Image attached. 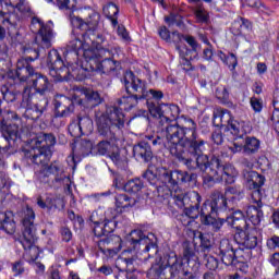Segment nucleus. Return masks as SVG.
I'll use <instances>...</instances> for the list:
<instances>
[{
    "label": "nucleus",
    "mask_w": 279,
    "mask_h": 279,
    "mask_svg": "<svg viewBox=\"0 0 279 279\" xmlns=\"http://www.w3.org/2000/svg\"><path fill=\"white\" fill-rule=\"evenodd\" d=\"M150 114L159 119V124H166V138L171 156H177L184 149L203 141L197 133V122L191 118H184L183 123L178 122L180 107L178 105H150Z\"/></svg>",
    "instance_id": "1"
},
{
    "label": "nucleus",
    "mask_w": 279,
    "mask_h": 279,
    "mask_svg": "<svg viewBox=\"0 0 279 279\" xmlns=\"http://www.w3.org/2000/svg\"><path fill=\"white\" fill-rule=\"evenodd\" d=\"M141 245H145L144 252L148 254V258H154L158 254V244L145 235L141 230H133L126 236L125 248L116 259V267L119 271L126 274V279H136L134 271L138 269L136 262V251L141 250Z\"/></svg>",
    "instance_id": "2"
},
{
    "label": "nucleus",
    "mask_w": 279,
    "mask_h": 279,
    "mask_svg": "<svg viewBox=\"0 0 279 279\" xmlns=\"http://www.w3.org/2000/svg\"><path fill=\"white\" fill-rule=\"evenodd\" d=\"M204 151H206V141L201 140L174 155V158L182 162L190 171H195V169L204 171L206 174L203 177V184L210 189L215 182H221V178L215 168L219 167V162L216 159H209L208 155L204 154Z\"/></svg>",
    "instance_id": "3"
},
{
    "label": "nucleus",
    "mask_w": 279,
    "mask_h": 279,
    "mask_svg": "<svg viewBox=\"0 0 279 279\" xmlns=\"http://www.w3.org/2000/svg\"><path fill=\"white\" fill-rule=\"evenodd\" d=\"M142 178L147 180L151 186L160 189V186H168L172 191L179 190L180 184L197 182V173H189L182 170H168L162 167H150L143 174Z\"/></svg>",
    "instance_id": "4"
},
{
    "label": "nucleus",
    "mask_w": 279,
    "mask_h": 279,
    "mask_svg": "<svg viewBox=\"0 0 279 279\" xmlns=\"http://www.w3.org/2000/svg\"><path fill=\"white\" fill-rule=\"evenodd\" d=\"M56 145V135L52 133H40L36 141L35 146L23 150V160L27 165H38L45 167L51 160V147Z\"/></svg>",
    "instance_id": "5"
},
{
    "label": "nucleus",
    "mask_w": 279,
    "mask_h": 279,
    "mask_svg": "<svg viewBox=\"0 0 279 279\" xmlns=\"http://www.w3.org/2000/svg\"><path fill=\"white\" fill-rule=\"evenodd\" d=\"M96 125L99 136L107 141H117L114 128L123 130L125 128V114L119 107H111L107 113L96 114Z\"/></svg>",
    "instance_id": "6"
},
{
    "label": "nucleus",
    "mask_w": 279,
    "mask_h": 279,
    "mask_svg": "<svg viewBox=\"0 0 279 279\" xmlns=\"http://www.w3.org/2000/svg\"><path fill=\"white\" fill-rule=\"evenodd\" d=\"M34 219H36L34 209L29 207L24 209V217L22 219V239L20 240V243L24 247L25 255L28 256L29 260H37L40 256V248L36 246L38 235L36 234V225H34Z\"/></svg>",
    "instance_id": "7"
},
{
    "label": "nucleus",
    "mask_w": 279,
    "mask_h": 279,
    "mask_svg": "<svg viewBox=\"0 0 279 279\" xmlns=\"http://www.w3.org/2000/svg\"><path fill=\"white\" fill-rule=\"evenodd\" d=\"M174 199V204L179 208H184V215L182 220L183 226H189L191 221H195L202 211H199V204H202V195L198 192L190 191L186 192L182 189H178L171 192ZM189 219V220H186Z\"/></svg>",
    "instance_id": "8"
},
{
    "label": "nucleus",
    "mask_w": 279,
    "mask_h": 279,
    "mask_svg": "<svg viewBox=\"0 0 279 279\" xmlns=\"http://www.w3.org/2000/svg\"><path fill=\"white\" fill-rule=\"evenodd\" d=\"M22 105L25 106L24 117L31 119V121H38L47 108H49V99L47 97H38L35 93H32V88H24L22 94Z\"/></svg>",
    "instance_id": "9"
},
{
    "label": "nucleus",
    "mask_w": 279,
    "mask_h": 279,
    "mask_svg": "<svg viewBox=\"0 0 279 279\" xmlns=\"http://www.w3.org/2000/svg\"><path fill=\"white\" fill-rule=\"evenodd\" d=\"M3 3L7 8L10 7L19 10L22 14H29V12H32L27 0H0V8H3ZM0 19H2L1 23L9 29V33L12 29H17L20 19L16 13H4L0 11Z\"/></svg>",
    "instance_id": "10"
},
{
    "label": "nucleus",
    "mask_w": 279,
    "mask_h": 279,
    "mask_svg": "<svg viewBox=\"0 0 279 279\" xmlns=\"http://www.w3.org/2000/svg\"><path fill=\"white\" fill-rule=\"evenodd\" d=\"M228 210V198L219 191H214L209 199H206L201 208V215H219Z\"/></svg>",
    "instance_id": "11"
},
{
    "label": "nucleus",
    "mask_w": 279,
    "mask_h": 279,
    "mask_svg": "<svg viewBox=\"0 0 279 279\" xmlns=\"http://www.w3.org/2000/svg\"><path fill=\"white\" fill-rule=\"evenodd\" d=\"M121 49L110 50V54H106L99 59L96 71L105 75H117V71L121 69Z\"/></svg>",
    "instance_id": "12"
},
{
    "label": "nucleus",
    "mask_w": 279,
    "mask_h": 279,
    "mask_svg": "<svg viewBox=\"0 0 279 279\" xmlns=\"http://www.w3.org/2000/svg\"><path fill=\"white\" fill-rule=\"evenodd\" d=\"M122 82L128 95H135L140 99H145V95H147V83L134 75V72L126 71Z\"/></svg>",
    "instance_id": "13"
},
{
    "label": "nucleus",
    "mask_w": 279,
    "mask_h": 279,
    "mask_svg": "<svg viewBox=\"0 0 279 279\" xmlns=\"http://www.w3.org/2000/svg\"><path fill=\"white\" fill-rule=\"evenodd\" d=\"M31 52H33V56L19 59L16 63L17 80L19 82H26L27 85H29L31 80L36 75V70H34V66H32L29 62L38 60L40 56V51L38 49L32 50Z\"/></svg>",
    "instance_id": "14"
},
{
    "label": "nucleus",
    "mask_w": 279,
    "mask_h": 279,
    "mask_svg": "<svg viewBox=\"0 0 279 279\" xmlns=\"http://www.w3.org/2000/svg\"><path fill=\"white\" fill-rule=\"evenodd\" d=\"M236 252L239 251L234 248V241L229 239L220 240L217 254L226 267H236L241 263L236 256Z\"/></svg>",
    "instance_id": "15"
},
{
    "label": "nucleus",
    "mask_w": 279,
    "mask_h": 279,
    "mask_svg": "<svg viewBox=\"0 0 279 279\" xmlns=\"http://www.w3.org/2000/svg\"><path fill=\"white\" fill-rule=\"evenodd\" d=\"M241 165L244 168L242 171V175L250 191L262 189L265 184V175L252 170L254 169V163L247 158L242 159Z\"/></svg>",
    "instance_id": "16"
},
{
    "label": "nucleus",
    "mask_w": 279,
    "mask_h": 279,
    "mask_svg": "<svg viewBox=\"0 0 279 279\" xmlns=\"http://www.w3.org/2000/svg\"><path fill=\"white\" fill-rule=\"evenodd\" d=\"M251 199L253 204L256 205H251L246 209V217L248 221L253 226H260V221H263V191L260 189L253 190L251 193Z\"/></svg>",
    "instance_id": "17"
},
{
    "label": "nucleus",
    "mask_w": 279,
    "mask_h": 279,
    "mask_svg": "<svg viewBox=\"0 0 279 279\" xmlns=\"http://www.w3.org/2000/svg\"><path fill=\"white\" fill-rule=\"evenodd\" d=\"M47 64L50 70V75L57 80H64L69 75L70 70L62 61L58 50H50L47 57Z\"/></svg>",
    "instance_id": "18"
},
{
    "label": "nucleus",
    "mask_w": 279,
    "mask_h": 279,
    "mask_svg": "<svg viewBox=\"0 0 279 279\" xmlns=\"http://www.w3.org/2000/svg\"><path fill=\"white\" fill-rule=\"evenodd\" d=\"M51 82H49L47 75L36 72L28 85L24 88H31V93H35L37 97L43 98L51 93Z\"/></svg>",
    "instance_id": "19"
},
{
    "label": "nucleus",
    "mask_w": 279,
    "mask_h": 279,
    "mask_svg": "<svg viewBox=\"0 0 279 279\" xmlns=\"http://www.w3.org/2000/svg\"><path fill=\"white\" fill-rule=\"evenodd\" d=\"M52 106L54 108V117L65 119L75 112V101L66 96H56Z\"/></svg>",
    "instance_id": "20"
},
{
    "label": "nucleus",
    "mask_w": 279,
    "mask_h": 279,
    "mask_svg": "<svg viewBox=\"0 0 279 279\" xmlns=\"http://www.w3.org/2000/svg\"><path fill=\"white\" fill-rule=\"evenodd\" d=\"M210 160H217L218 167H215L218 175L220 177V182H225L226 184H234L239 172L236 168H234L231 163H223L221 159L217 156H211Z\"/></svg>",
    "instance_id": "21"
},
{
    "label": "nucleus",
    "mask_w": 279,
    "mask_h": 279,
    "mask_svg": "<svg viewBox=\"0 0 279 279\" xmlns=\"http://www.w3.org/2000/svg\"><path fill=\"white\" fill-rule=\"evenodd\" d=\"M121 247H123V240L121 236L116 234L98 241V250H100L102 254H108L109 256L119 254V252H121Z\"/></svg>",
    "instance_id": "22"
},
{
    "label": "nucleus",
    "mask_w": 279,
    "mask_h": 279,
    "mask_svg": "<svg viewBox=\"0 0 279 279\" xmlns=\"http://www.w3.org/2000/svg\"><path fill=\"white\" fill-rule=\"evenodd\" d=\"M235 241L241 247H244V250H254V247L258 245V231L254 227L240 231L235 235Z\"/></svg>",
    "instance_id": "23"
},
{
    "label": "nucleus",
    "mask_w": 279,
    "mask_h": 279,
    "mask_svg": "<svg viewBox=\"0 0 279 279\" xmlns=\"http://www.w3.org/2000/svg\"><path fill=\"white\" fill-rule=\"evenodd\" d=\"M183 262L178 255L172 254L168 256L167 266H162L161 276L162 279H173L175 276L182 274Z\"/></svg>",
    "instance_id": "24"
},
{
    "label": "nucleus",
    "mask_w": 279,
    "mask_h": 279,
    "mask_svg": "<svg viewBox=\"0 0 279 279\" xmlns=\"http://www.w3.org/2000/svg\"><path fill=\"white\" fill-rule=\"evenodd\" d=\"M99 19H101V15L95 11H92L86 19L74 17L73 23L75 27L82 29V32H93L97 25H99Z\"/></svg>",
    "instance_id": "25"
},
{
    "label": "nucleus",
    "mask_w": 279,
    "mask_h": 279,
    "mask_svg": "<svg viewBox=\"0 0 279 279\" xmlns=\"http://www.w3.org/2000/svg\"><path fill=\"white\" fill-rule=\"evenodd\" d=\"M53 22L41 24L38 34L35 38V43L40 45L43 49H49L51 47V40L53 38Z\"/></svg>",
    "instance_id": "26"
},
{
    "label": "nucleus",
    "mask_w": 279,
    "mask_h": 279,
    "mask_svg": "<svg viewBox=\"0 0 279 279\" xmlns=\"http://www.w3.org/2000/svg\"><path fill=\"white\" fill-rule=\"evenodd\" d=\"M81 51L85 60L86 71H97V64L100 58H104V56H99V50L85 45Z\"/></svg>",
    "instance_id": "27"
},
{
    "label": "nucleus",
    "mask_w": 279,
    "mask_h": 279,
    "mask_svg": "<svg viewBox=\"0 0 279 279\" xmlns=\"http://www.w3.org/2000/svg\"><path fill=\"white\" fill-rule=\"evenodd\" d=\"M83 38L85 45H88V40H90V43H96L95 48L98 50L99 56H110V44H108L104 35L98 34L96 36V39H90V35L88 33H85L83 34Z\"/></svg>",
    "instance_id": "28"
},
{
    "label": "nucleus",
    "mask_w": 279,
    "mask_h": 279,
    "mask_svg": "<svg viewBox=\"0 0 279 279\" xmlns=\"http://www.w3.org/2000/svg\"><path fill=\"white\" fill-rule=\"evenodd\" d=\"M0 230L5 234H14L16 232V221L12 211H0Z\"/></svg>",
    "instance_id": "29"
},
{
    "label": "nucleus",
    "mask_w": 279,
    "mask_h": 279,
    "mask_svg": "<svg viewBox=\"0 0 279 279\" xmlns=\"http://www.w3.org/2000/svg\"><path fill=\"white\" fill-rule=\"evenodd\" d=\"M133 156L137 160H143L144 162H149L154 158V151L151 147L145 142H140L133 147Z\"/></svg>",
    "instance_id": "30"
},
{
    "label": "nucleus",
    "mask_w": 279,
    "mask_h": 279,
    "mask_svg": "<svg viewBox=\"0 0 279 279\" xmlns=\"http://www.w3.org/2000/svg\"><path fill=\"white\" fill-rule=\"evenodd\" d=\"M48 163H46L44 168V173L47 178H49V175H53L54 177V182H63V180H66V174H64V169L62 168V166L60 165V162L54 161L52 162L50 166H47Z\"/></svg>",
    "instance_id": "31"
},
{
    "label": "nucleus",
    "mask_w": 279,
    "mask_h": 279,
    "mask_svg": "<svg viewBox=\"0 0 279 279\" xmlns=\"http://www.w3.org/2000/svg\"><path fill=\"white\" fill-rule=\"evenodd\" d=\"M216 217H219V214L201 215V221L204 226H211L214 232H219L223 228L226 219Z\"/></svg>",
    "instance_id": "32"
},
{
    "label": "nucleus",
    "mask_w": 279,
    "mask_h": 279,
    "mask_svg": "<svg viewBox=\"0 0 279 279\" xmlns=\"http://www.w3.org/2000/svg\"><path fill=\"white\" fill-rule=\"evenodd\" d=\"M194 239H199L201 244L199 247L204 254L206 252H210L213 246L215 245V241L213 240V235L210 233H203L202 231H193Z\"/></svg>",
    "instance_id": "33"
},
{
    "label": "nucleus",
    "mask_w": 279,
    "mask_h": 279,
    "mask_svg": "<svg viewBox=\"0 0 279 279\" xmlns=\"http://www.w3.org/2000/svg\"><path fill=\"white\" fill-rule=\"evenodd\" d=\"M0 128L2 130V135L8 138L9 141H16L19 138V124L13 123V124H8L5 119H2L0 121Z\"/></svg>",
    "instance_id": "34"
},
{
    "label": "nucleus",
    "mask_w": 279,
    "mask_h": 279,
    "mask_svg": "<svg viewBox=\"0 0 279 279\" xmlns=\"http://www.w3.org/2000/svg\"><path fill=\"white\" fill-rule=\"evenodd\" d=\"M172 37L174 43H180V40L182 39L185 40V43H187V45H190L192 49L187 51L194 53V57L197 56V48L199 47V44L197 43V39H195V37L191 35H182L178 31H174L172 33Z\"/></svg>",
    "instance_id": "35"
},
{
    "label": "nucleus",
    "mask_w": 279,
    "mask_h": 279,
    "mask_svg": "<svg viewBox=\"0 0 279 279\" xmlns=\"http://www.w3.org/2000/svg\"><path fill=\"white\" fill-rule=\"evenodd\" d=\"M260 149V141L254 136H246L243 144V154L246 156H253Z\"/></svg>",
    "instance_id": "36"
},
{
    "label": "nucleus",
    "mask_w": 279,
    "mask_h": 279,
    "mask_svg": "<svg viewBox=\"0 0 279 279\" xmlns=\"http://www.w3.org/2000/svg\"><path fill=\"white\" fill-rule=\"evenodd\" d=\"M138 101H141L138 96H135L134 94H128L126 96L119 98L117 104L118 106H121L123 110L130 111L132 108H136V106H138Z\"/></svg>",
    "instance_id": "37"
},
{
    "label": "nucleus",
    "mask_w": 279,
    "mask_h": 279,
    "mask_svg": "<svg viewBox=\"0 0 279 279\" xmlns=\"http://www.w3.org/2000/svg\"><path fill=\"white\" fill-rule=\"evenodd\" d=\"M102 12L105 16L109 19L113 27H117V25H119V21L117 17L119 16V7H117V4L109 2L102 8Z\"/></svg>",
    "instance_id": "38"
},
{
    "label": "nucleus",
    "mask_w": 279,
    "mask_h": 279,
    "mask_svg": "<svg viewBox=\"0 0 279 279\" xmlns=\"http://www.w3.org/2000/svg\"><path fill=\"white\" fill-rule=\"evenodd\" d=\"M162 97H165V94L162 93V90L149 89L146 92L144 99H146V104L149 112H151V106H158V102L156 101H160Z\"/></svg>",
    "instance_id": "39"
},
{
    "label": "nucleus",
    "mask_w": 279,
    "mask_h": 279,
    "mask_svg": "<svg viewBox=\"0 0 279 279\" xmlns=\"http://www.w3.org/2000/svg\"><path fill=\"white\" fill-rule=\"evenodd\" d=\"M192 12L196 19V23H202L207 25V23H210V14L203 4H198V7H193Z\"/></svg>",
    "instance_id": "40"
},
{
    "label": "nucleus",
    "mask_w": 279,
    "mask_h": 279,
    "mask_svg": "<svg viewBox=\"0 0 279 279\" xmlns=\"http://www.w3.org/2000/svg\"><path fill=\"white\" fill-rule=\"evenodd\" d=\"M76 121L81 128V131L84 136H88V134H93V120L88 118V116L78 114Z\"/></svg>",
    "instance_id": "41"
},
{
    "label": "nucleus",
    "mask_w": 279,
    "mask_h": 279,
    "mask_svg": "<svg viewBox=\"0 0 279 279\" xmlns=\"http://www.w3.org/2000/svg\"><path fill=\"white\" fill-rule=\"evenodd\" d=\"M74 151H76L78 156H83V158L88 156L93 151V142L89 140H81L76 144Z\"/></svg>",
    "instance_id": "42"
},
{
    "label": "nucleus",
    "mask_w": 279,
    "mask_h": 279,
    "mask_svg": "<svg viewBox=\"0 0 279 279\" xmlns=\"http://www.w3.org/2000/svg\"><path fill=\"white\" fill-rule=\"evenodd\" d=\"M116 206L117 208H132V206H136V199L128 196V194H117Z\"/></svg>",
    "instance_id": "43"
},
{
    "label": "nucleus",
    "mask_w": 279,
    "mask_h": 279,
    "mask_svg": "<svg viewBox=\"0 0 279 279\" xmlns=\"http://www.w3.org/2000/svg\"><path fill=\"white\" fill-rule=\"evenodd\" d=\"M144 183L141 179L136 178L133 180H129L123 189L125 193H138L140 191H143Z\"/></svg>",
    "instance_id": "44"
},
{
    "label": "nucleus",
    "mask_w": 279,
    "mask_h": 279,
    "mask_svg": "<svg viewBox=\"0 0 279 279\" xmlns=\"http://www.w3.org/2000/svg\"><path fill=\"white\" fill-rule=\"evenodd\" d=\"M113 142L114 141H110L108 138L100 141L96 146L99 156H108L109 153L112 151V147H114Z\"/></svg>",
    "instance_id": "45"
},
{
    "label": "nucleus",
    "mask_w": 279,
    "mask_h": 279,
    "mask_svg": "<svg viewBox=\"0 0 279 279\" xmlns=\"http://www.w3.org/2000/svg\"><path fill=\"white\" fill-rule=\"evenodd\" d=\"M85 97L89 108H96V106H99L102 101L98 92L85 90Z\"/></svg>",
    "instance_id": "46"
},
{
    "label": "nucleus",
    "mask_w": 279,
    "mask_h": 279,
    "mask_svg": "<svg viewBox=\"0 0 279 279\" xmlns=\"http://www.w3.org/2000/svg\"><path fill=\"white\" fill-rule=\"evenodd\" d=\"M86 44H84L80 38L74 37L69 44H68V51H72L75 53V56H80V51H83Z\"/></svg>",
    "instance_id": "47"
},
{
    "label": "nucleus",
    "mask_w": 279,
    "mask_h": 279,
    "mask_svg": "<svg viewBox=\"0 0 279 279\" xmlns=\"http://www.w3.org/2000/svg\"><path fill=\"white\" fill-rule=\"evenodd\" d=\"M141 143H146L148 147H162L165 145V137H161L160 135H146L145 141H142Z\"/></svg>",
    "instance_id": "48"
},
{
    "label": "nucleus",
    "mask_w": 279,
    "mask_h": 279,
    "mask_svg": "<svg viewBox=\"0 0 279 279\" xmlns=\"http://www.w3.org/2000/svg\"><path fill=\"white\" fill-rule=\"evenodd\" d=\"M165 22L169 25V27H171V25H177V27H182V25H184L182 15L178 13H170L165 17Z\"/></svg>",
    "instance_id": "49"
},
{
    "label": "nucleus",
    "mask_w": 279,
    "mask_h": 279,
    "mask_svg": "<svg viewBox=\"0 0 279 279\" xmlns=\"http://www.w3.org/2000/svg\"><path fill=\"white\" fill-rule=\"evenodd\" d=\"M195 257V247L189 243L184 242L183 243V258L182 260H185L186 263H190L191 259Z\"/></svg>",
    "instance_id": "50"
},
{
    "label": "nucleus",
    "mask_w": 279,
    "mask_h": 279,
    "mask_svg": "<svg viewBox=\"0 0 279 279\" xmlns=\"http://www.w3.org/2000/svg\"><path fill=\"white\" fill-rule=\"evenodd\" d=\"M240 125L241 124L236 120L233 119L226 126L228 132H230L234 136L235 141H236V138H243V134H241V130L239 129Z\"/></svg>",
    "instance_id": "51"
},
{
    "label": "nucleus",
    "mask_w": 279,
    "mask_h": 279,
    "mask_svg": "<svg viewBox=\"0 0 279 279\" xmlns=\"http://www.w3.org/2000/svg\"><path fill=\"white\" fill-rule=\"evenodd\" d=\"M77 0H56L52 5H57L59 10H75Z\"/></svg>",
    "instance_id": "52"
},
{
    "label": "nucleus",
    "mask_w": 279,
    "mask_h": 279,
    "mask_svg": "<svg viewBox=\"0 0 279 279\" xmlns=\"http://www.w3.org/2000/svg\"><path fill=\"white\" fill-rule=\"evenodd\" d=\"M204 263H205V267L209 269V271H215V269L219 267V259L206 253H204Z\"/></svg>",
    "instance_id": "53"
},
{
    "label": "nucleus",
    "mask_w": 279,
    "mask_h": 279,
    "mask_svg": "<svg viewBox=\"0 0 279 279\" xmlns=\"http://www.w3.org/2000/svg\"><path fill=\"white\" fill-rule=\"evenodd\" d=\"M228 226H231V228H235V230H238L239 232H245V230H250L252 229V227L250 226V222H247V219H240V220H235L233 222H227Z\"/></svg>",
    "instance_id": "54"
},
{
    "label": "nucleus",
    "mask_w": 279,
    "mask_h": 279,
    "mask_svg": "<svg viewBox=\"0 0 279 279\" xmlns=\"http://www.w3.org/2000/svg\"><path fill=\"white\" fill-rule=\"evenodd\" d=\"M110 160L117 165V167L121 166L123 162V159L121 158V149L119 146L114 145L112 149L110 150L109 155Z\"/></svg>",
    "instance_id": "55"
},
{
    "label": "nucleus",
    "mask_w": 279,
    "mask_h": 279,
    "mask_svg": "<svg viewBox=\"0 0 279 279\" xmlns=\"http://www.w3.org/2000/svg\"><path fill=\"white\" fill-rule=\"evenodd\" d=\"M0 90L4 101H7L8 104H12L13 101H16V94L14 90H10L8 86H2Z\"/></svg>",
    "instance_id": "56"
},
{
    "label": "nucleus",
    "mask_w": 279,
    "mask_h": 279,
    "mask_svg": "<svg viewBox=\"0 0 279 279\" xmlns=\"http://www.w3.org/2000/svg\"><path fill=\"white\" fill-rule=\"evenodd\" d=\"M147 278L149 279H162V266L156 264L147 271Z\"/></svg>",
    "instance_id": "57"
},
{
    "label": "nucleus",
    "mask_w": 279,
    "mask_h": 279,
    "mask_svg": "<svg viewBox=\"0 0 279 279\" xmlns=\"http://www.w3.org/2000/svg\"><path fill=\"white\" fill-rule=\"evenodd\" d=\"M8 151H10V140L2 135L0 137V160H3V162H5L3 155L8 154Z\"/></svg>",
    "instance_id": "58"
},
{
    "label": "nucleus",
    "mask_w": 279,
    "mask_h": 279,
    "mask_svg": "<svg viewBox=\"0 0 279 279\" xmlns=\"http://www.w3.org/2000/svg\"><path fill=\"white\" fill-rule=\"evenodd\" d=\"M69 132L71 136H73L74 138H80V136H84V133L82 132V129L77 120L69 125Z\"/></svg>",
    "instance_id": "59"
},
{
    "label": "nucleus",
    "mask_w": 279,
    "mask_h": 279,
    "mask_svg": "<svg viewBox=\"0 0 279 279\" xmlns=\"http://www.w3.org/2000/svg\"><path fill=\"white\" fill-rule=\"evenodd\" d=\"M27 268L25 267V262L23 260H17L12 264V271L14 276H23Z\"/></svg>",
    "instance_id": "60"
},
{
    "label": "nucleus",
    "mask_w": 279,
    "mask_h": 279,
    "mask_svg": "<svg viewBox=\"0 0 279 279\" xmlns=\"http://www.w3.org/2000/svg\"><path fill=\"white\" fill-rule=\"evenodd\" d=\"M220 123L221 125L227 126L230 122L234 120L232 117V113L228 109H222L220 114H219Z\"/></svg>",
    "instance_id": "61"
},
{
    "label": "nucleus",
    "mask_w": 279,
    "mask_h": 279,
    "mask_svg": "<svg viewBox=\"0 0 279 279\" xmlns=\"http://www.w3.org/2000/svg\"><path fill=\"white\" fill-rule=\"evenodd\" d=\"M101 223H102L105 236H108V234H111V232H114V229L117 228V223H114L112 219H105Z\"/></svg>",
    "instance_id": "62"
},
{
    "label": "nucleus",
    "mask_w": 279,
    "mask_h": 279,
    "mask_svg": "<svg viewBox=\"0 0 279 279\" xmlns=\"http://www.w3.org/2000/svg\"><path fill=\"white\" fill-rule=\"evenodd\" d=\"M202 279H228L226 275H221L215 271L207 270L203 274Z\"/></svg>",
    "instance_id": "63"
},
{
    "label": "nucleus",
    "mask_w": 279,
    "mask_h": 279,
    "mask_svg": "<svg viewBox=\"0 0 279 279\" xmlns=\"http://www.w3.org/2000/svg\"><path fill=\"white\" fill-rule=\"evenodd\" d=\"M266 245L268 250H279V236L272 235L270 239L267 240Z\"/></svg>",
    "instance_id": "64"
}]
</instances>
